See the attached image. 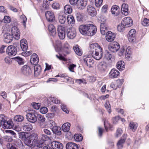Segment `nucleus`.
<instances>
[{
	"label": "nucleus",
	"mask_w": 149,
	"mask_h": 149,
	"mask_svg": "<svg viewBox=\"0 0 149 149\" xmlns=\"http://www.w3.org/2000/svg\"><path fill=\"white\" fill-rule=\"evenodd\" d=\"M80 33L82 35L91 36L96 32V27L93 24H88L80 25L79 27Z\"/></svg>",
	"instance_id": "obj_1"
},
{
	"label": "nucleus",
	"mask_w": 149,
	"mask_h": 149,
	"mask_svg": "<svg viewBox=\"0 0 149 149\" xmlns=\"http://www.w3.org/2000/svg\"><path fill=\"white\" fill-rule=\"evenodd\" d=\"M5 115H0V120L1 123V126L4 129H10L13 127V123L11 121H6L4 118Z\"/></svg>",
	"instance_id": "obj_2"
},
{
	"label": "nucleus",
	"mask_w": 149,
	"mask_h": 149,
	"mask_svg": "<svg viewBox=\"0 0 149 149\" xmlns=\"http://www.w3.org/2000/svg\"><path fill=\"white\" fill-rule=\"evenodd\" d=\"M68 28L67 26L58 25V34L61 39H64L65 37V31Z\"/></svg>",
	"instance_id": "obj_3"
},
{
	"label": "nucleus",
	"mask_w": 149,
	"mask_h": 149,
	"mask_svg": "<svg viewBox=\"0 0 149 149\" xmlns=\"http://www.w3.org/2000/svg\"><path fill=\"white\" fill-rule=\"evenodd\" d=\"M37 113L34 110L27 113L26 115V119L30 123H34L37 121Z\"/></svg>",
	"instance_id": "obj_4"
},
{
	"label": "nucleus",
	"mask_w": 149,
	"mask_h": 149,
	"mask_svg": "<svg viewBox=\"0 0 149 149\" xmlns=\"http://www.w3.org/2000/svg\"><path fill=\"white\" fill-rule=\"evenodd\" d=\"M11 35L15 39L18 40L20 38V32L17 27L14 26L12 27L11 31Z\"/></svg>",
	"instance_id": "obj_5"
},
{
	"label": "nucleus",
	"mask_w": 149,
	"mask_h": 149,
	"mask_svg": "<svg viewBox=\"0 0 149 149\" xmlns=\"http://www.w3.org/2000/svg\"><path fill=\"white\" fill-rule=\"evenodd\" d=\"M107 67V63L104 61L99 63L97 65V70L101 72H104L105 71Z\"/></svg>",
	"instance_id": "obj_6"
},
{
	"label": "nucleus",
	"mask_w": 149,
	"mask_h": 149,
	"mask_svg": "<svg viewBox=\"0 0 149 149\" xmlns=\"http://www.w3.org/2000/svg\"><path fill=\"white\" fill-rule=\"evenodd\" d=\"M6 52L8 55L13 56H15L17 52V49L13 45L9 46L6 49Z\"/></svg>",
	"instance_id": "obj_7"
},
{
	"label": "nucleus",
	"mask_w": 149,
	"mask_h": 149,
	"mask_svg": "<svg viewBox=\"0 0 149 149\" xmlns=\"http://www.w3.org/2000/svg\"><path fill=\"white\" fill-rule=\"evenodd\" d=\"M90 53L93 58L97 60H99L102 58V49H100V51H92V52Z\"/></svg>",
	"instance_id": "obj_8"
},
{
	"label": "nucleus",
	"mask_w": 149,
	"mask_h": 149,
	"mask_svg": "<svg viewBox=\"0 0 149 149\" xmlns=\"http://www.w3.org/2000/svg\"><path fill=\"white\" fill-rule=\"evenodd\" d=\"M109 50L113 52H117L120 48L119 44L116 42L111 43L108 47Z\"/></svg>",
	"instance_id": "obj_9"
},
{
	"label": "nucleus",
	"mask_w": 149,
	"mask_h": 149,
	"mask_svg": "<svg viewBox=\"0 0 149 149\" xmlns=\"http://www.w3.org/2000/svg\"><path fill=\"white\" fill-rule=\"evenodd\" d=\"M121 22L123 25H124L126 27H128L132 25L133 22L130 17L124 18Z\"/></svg>",
	"instance_id": "obj_10"
},
{
	"label": "nucleus",
	"mask_w": 149,
	"mask_h": 149,
	"mask_svg": "<svg viewBox=\"0 0 149 149\" xmlns=\"http://www.w3.org/2000/svg\"><path fill=\"white\" fill-rule=\"evenodd\" d=\"M67 35L68 38L70 39H73L76 35L75 29L73 28H70L67 31Z\"/></svg>",
	"instance_id": "obj_11"
},
{
	"label": "nucleus",
	"mask_w": 149,
	"mask_h": 149,
	"mask_svg": "<svg viewBox=\"0 0 149 149\" xmlns=\"http://www.w3.org/2000/svg\"><path fill=\"white\" fill-rule=\"evenodd\" d=\"M136 36V31L133 29H131L129 32L128 35V40L131 42H133L135 40Z\"/></svg>",
	"instance_id": "obj_12"
},
{
	"label": "nucleus",
	"mask_w": 149,
	"mask_h": 149,
	"mask_svg": "<svg viewBox=\"0 0 149 149\" xmlns=\"http://www.w3.org/2000/svg\"><path fill=\"white\" fill-rule=\"evenodd\" d=\"M22 73L26 76H29L32 73V72L30 67L28 65H25L23 66L21 69Z\"/></svg>",
	"instance_id": "obj_13"
},
{
	"label": "nucleus",
	"mask_w": 149,
	"mask_h": 149,
	"mask_svg": "<svg viewBox=\"0 0 149 149\" xmlns=\"http://www.w3.org/2000/svg\"><path fill=\"white\" fill-rule=\"evenodd\" d=\"M83 59L84 62L87 66L90 67L93 64L94 61L88 55H86L83 57Z\"/></svg>",
	"instance_id": "obj_14"
},
{
	"label": "nucleus",
	"mask_w": 149,
	"mask_h": 149,
	"mask_svg": "<svg viewBox=\"0 0 149 149\" xmlns=\"http://www.w3.org/2000/svg\"><path fill=\"white\" fill-rule=\"evenodd\" d=\"M116 35L111 31H109L106 34V38L109 42H111L113 41L116 37Z\"/></svg>",
	"instance_id": "obj_15"
},
{
	"label": "nucleus",
	"mask_w": 149,
	"mask_h": 149,
	"mask_svg": "<svg viewBox=\"0 0 149 149\" xmlns=\"http://www.w3.org/2000/svg\"><path fill=\"white\" fill-rule=\"evenodd\" d=\"M45 15L47 20L48 22H52L55 19V16L54 13L51 11L46 12Z\"/></svg>",
	"instance_id": "obj_16"
},
{
	"label": "nucleus",
	"mask_w": 149,
	"mask_h": 149,
	"mask_svg": "<svg viewBox=\"0 0 149 149\" xmlns=\"http://www.w3.org/2000/svg\"><path fill=\"white\" fill-rule=\"evenodd\" d=\"M87 0H79L76 5L77 8L80 10L84 9L87 4Z\"/></svg>",
	"instance_id": "obj_17"
},
{
	"label": "nucleus",
	"mask_w": 149,
	"mask_h": 149,
	"mask_svg": "<svg viewBox=\"0 0 149 149\" xmlns=\"http://www.w3.org/2000/svg\"><path fill=\"white\" fill-rule=\"evenodd\" d=\"M51 146L53 149H63V146L62 143L57 141H53L51 143Z\"/></svg>",
	"instance_id": "obj_18"
},
{
	"label": "nucleus",
	"mask_w": 149,
	"mask_h": 149,
	"mask_svg": "<svg viewBox=\"0 0 149 149\" xmlns=\"http://www.w3.org/2000/svg\"><path fill=\"white\" fill-rule=\"evenodd\" d=\"M119 75V72L117 70L113 69H112L109 74L110 78H116Z\"/></svg>",
	"instance_id": "obj_19"
},
{
	"label": "nucleus",
	"mask_w": 149,
	"mask_h": 149,
	"mask_svg": "<svg viewBox=\"0 0 149 149\" xmlns=\"http://www.w3.org/2000/svg\"><path fill=\"white\" fill-rule=\"evenodd\" d=\"M123 136V138H121L117 143V146L118 149H121L123 148V144L125 141L127 135L124 134Z\"/></svg>",
	"instance_id": "obj_20"
},
{
	"label": "nucleus",
	"mask_w": 149,
	"mask_h": 149,
	"mask_svg": "<svg viewBox=\"0 0 149 149\" xmlns=\"http://www.w3.org/2000/svg\"><path fill=\"white\" fill-rule=\"evenodd\" d=\"M90 52H92V51H100V49L102 48L97 43L92 44H91L90 46Z\"/></svg>",
	"instance_id": "obj_21"
},
{
	"label": "nucleus",
	"mask_w": 149,
	"mask_h": 149,
	"mask_svg": "<svg viewBox=\"0 0 149 149\" xmlns=\"http://www.w3.org/2000/svg\"><path fill=\"white\" fill-rule=\"evenodd\" d=\"M30 62L32 64L36 65L38 63L39 58L38 55L35 53H34L31 56Z\"/></svg>",
	"instance_id": "obj_22"
},
{
	"label": "nucleus",
	"mask_w": 149,
	"mask_h": 149,
	"mask_svg": "<svg viewBox=\"0 0 149 149\" xmlns=\"http://www.w3.org/2000/svg\"><path fill=\"white\" fill-rule=\"evenodd\" d=\"M100 30L101 33L105 35L108 31V26L105 23H101L100 25Z\"/></svg>",
	"instance_id": "obj_23"
},
{
	"label": "nucleus",
	"mask_w": 149,
	"mask_h": 149,
	"mask_svg": "<svg viewBox=\"0 0 149 149\" xmlns=\"http://www.w3.org/2000/svg\"><path fill=\"white\" fill-rule=\"evenodd\" d=\"M128 5L126 3H123L122 5L121 12L123 15L125 16L127 15L128 14Z\"/></svg>",
	"instance_id": "obj_24"
},
{
	"label": "nucleus",
	"mask_w": 149,
	"mask_h": 149,
	"mask_svg": "<svg viewBox=\"0 0 149 149\" xmlns=\"http://www.w3.org/2000/svg\"><path fill=\"white\" fill-rule=\"evenodd\" d=\"M66 149H78L77 145L72 142H69L67 143L66 146Z\"/></svg>",
	"instance_id": "obj_25"
},
{
	"label": "nucleus",
	"mask_w": 149,
	"mask_h": 149,
	"mask_svg": "<svg viewBox=\"0 0 149 149\" xmlns=\"http://www.w3.org/2000/svg\"><path fill=\"white\" fill-rule=\"evenodd\" d=\"M87 10L88 14L91 16H94L96 15V11L94 7L91 6H88Z\"/></svg>",
	"instance_id": "obj_26"
},
{
	"label": "nucleus",
	"mask_w": 149,
	"mask_h": 149,
	"mask_svg": "<svg viewBox=\"0 0 149 149\" xmlns=\"http://www.w3.org/2000/svg\"><path fill=\"white\" fill-rule=\"evenodd\" d=\"M48 29L50 33V34L54 36L56 34V29L54 26L52 24H49L48 26Z\"/></svg>",
	"instance_id": "obj_27"
},
{
	"label": "nucleus",
	"mask_w": 149,
	"mask_h": 149,
	"mask_svg": "<svg viewBox=\"0 0 149 149\" xmlns=\"http://www.w3.org/2000/svg\"><path fill=\"white\" fill-rule=\"evenodd\" d=\"M4 37L5 42L8 43H10L12 41L13 36L11 35L8 33L5 34Z\"/></svg>",
	"instance_id": "obj_28"
},
{
	"label": "nucleus",
	"mask_w": 149,
	"mask_h": 149,
	"mask_svg": "<svg viewBox=\"0 0 149 149\" xmlns=\"http://www.w3.org/2000/svg\"><path fill=\"white\" fill-rule=\"evenodd\" d=\"M34 74L36 76L39 75L41 72V66L39 65H35L34 68Z\"/></svg>",
	"instance_id": "obj_29"
},
{
	"label": "nucleus",
	"mask_w": 149,
	"mask_h": 149,
	"mask_svg": "<svg viewBox=\"0 0 149 149\" xmlns=\"http://www.w3.org/2000/svg\"><path fill=\"white\" fill-rule=\"evenodd\" d=\"M20 46L23 51H25L27 50V46L26 44V41L25 39H23L21 40L20 42Z\"/></svg>",
	"instance_id": "obj_30"
},
{
	"label": "nucleus",
	"mask_w": 149,
	"mask_h": 149,
	"mask_svg": "<svg viewBox=\"0 0 149 149\" xmlns=\"http://www.w3.org/2000/svg\"><path fill=\"white\" fill-rule=\"evenodd\" d=\"M54 133L60 135L61 134V129L60 127L57 126H54L52 129Z\"/></svg>",
	"instance_id": "obj_31"
},
{
	"label": "nucleus",
	"mask_w": 149,
	"mask_h": 149,
	"mask_svg": "<svg viewBox=\"0 0 149 149\" xmlns=\"http://www.w3.org/2000/svg\"><path fill=\"white\" fill-rule=\"evenodd\" d=\"M119 11V7L117 5L112 6L111 8V12L112 14L117 15L118 14Z\"/></svg>",
	"instance_id": "obj_32"
},
{
	"label": "nucleus",
	"mask_w": 149,
	"mask_h": 149,
	"mask_svg": "<svg viewBox=\"0 0 149 149\" xmlns=\"http://www.w3.org/2000/svg\"><path fill=\"white\" fill-rule=\"evenodd\" d=\"M116 67L120 71L123 70L125 68V63L124 61H121L117 62Z\"/></svg>",
	"instance_id": "obj_33"
},
{
	"label": "nucleus",
	"mask_w": 149,
	"mask_h": 149,
	"mask_svg": "<svg viewBox=\"0 0 149 149\" xmlns=\"http://www.w3.org/2000/svg\"><path fill=\"white\" fill-rule=\"evenodd\" d=\"M70 124L69 123H64L62 126L63 131L64 132H68L70 130Z\"/></svg>",
	"instance_id": "obj_34"
},
{
	"label": "nucleus",
	"mask_w": 149,
	"mask_h": 149,
	"mask_svg": "<svg viewBox=\"0 0 149 149\" xmlns=\"http://www.w3.org/2000/svg\"><path fill=\"white\" fill-rule=\"evenodd\" d=\"M73 49L77 54L79 56L82 55V50L79 47L78 45H76L75 46L73 47Z\"/></svg>",
	"instance_id": "obj_35"
},
{
	"label": "nucleus",
	"mask_w": 149,
	"mask_h": 149,
	"mask_svg": "<svg viewBox=\"0 0 149 149\" xmlns=\"http://www.w3.org/2000/svg\"><path fill=\"white\" fill-rule=\"evenodd\" d=\"M63 13H60L58 17V21L61 24H64L66 20L65 15L63 14Z\"/></svg>",
	"instance_id": "obj_36"
},
{
	"label": "nucleus",
	"mask_w": 149,
	"mask_h": 149,
	"mask_svg": "<svg viewBox=\"0 0 149 149\" xmlns=\"http://www.w3.org/2000/svg\"><path fill=\"white\" fill-rule=\"evenodd\" d=\"M71 6L69 5H66L64 7V11L65 14H70L72 12Z\"/></svg>",
	"instance_id": "obj_37"
},
{
	"label": "nucleus",
	"mask_w": 149,
	"mask_h": 149,
	"mask_svg": "<svg viewBox=\"0 0 149 149\" xmlns=\"http://www.w3.org/2000/svg\"><path fill=\"white\" fill-rule=\"evenodd\" d=\"M23 129L25 131H30L33 128L32 125L29 123H26L23 125Z\"/></svg>",
	"instance_id": "obj_38"
},
{
	"label": "nucleus",
	"mask_w": 149,
	"mask_h": 149,
	"mask_svg": "<svg viewBox=\"0 0 149 149\" xmlns=\"http://www.w3.org/2000/svg\"><path fill=\"white\" fill-rule=\"evenodd\" d=\"M67 21L69 24L71 25L74 24L75 20L73 17L71 15H69L67 16Z\"/></svg>",
	"instance_id": "obj_39"
},
{
	"label": "nucleus",
	"mask_w": 149,
	"mask_h": 149,
	"mask_svg": "<svg viewBox=\"0 0 149 149\" xmlns=\"http://www.w3.org/2000/svg\"><path fill=\"white\" fill-rule=\"evenodd\" d=\"M37 120H38L40 123H41L45 122V119L43 116L37 113Z\"/></svg>",
	"instance_id": "obj_40"
},
{
	"label": "nucleus",
	"mask_w": 149,
	"mask_h": 149,
	"mask_svg": "<svg viewBox=\"0 0 149 149\" xmlns=\"http://www.w3.org/2000/svg\"><path fill=\"white\" fill-rule=\"evenodd\" d=\"M29 136L32 141L33 143L38 140V135L36 133H33L31 135L29 134Z\"/></svg>",
	"instance_id": "obj_41"
},
{
	"label": "nucleus",
	"mask_w": 149,
	"mask_h": 149,
	"mask_svg": "<svg viewBox=\"0 0 149 149\" xmlns=\"http://www.w3.org/2000/svg\"><path fill=\"white\" fill-rule=\"evenodd\" d=\"M129 126L130 129L132 130V131L134 132L137 129V124L136 123L131 122L130 123Z\"/></svg>",
	"instance_id": "obj_42"
},
{
	"label": "nucleus",
	"mask_w": 149,
	"mask_h": 149,
	"mask_svg": "<svg viewBox=\"0 0 149 149\" xmlns=\"http://www.w3.org/2000/svg\"><path fill=\"white\" fill-rule=\"evenodd\" d=\"M112 57L111 54L108 51H106L104 56V59L107 60H110Z\"/></svg>",
	"instance_id": "obj_43"
},
{
	"label": "nucleus",
	"mask_w": 149,
	"mask_h": 149,
	"mask_svg": "<svg viewBox=\"0 0 149 149\" xmlns=\"http://www.w3.org/2000/svg\"><path fill=\"white\" fill-rule=\"evenodd\" d=\"M19 137L22 140H24L26 137L28 136L29 134L24 132H21L18 133Z\"/></svg>",
	"instance_id": "obj_44"
},
{
	"label": "nucleus",
	"mask_w": 149,
	"mask_h": 149,
	"mask_svg": "<svg viewBox=\"0 0 149 149\" xmlns=\"http://www.w3.org/2000/svg\"><path fill=\"white\" fill-rule=\"evenodd\" d=\"M15 61H17L19 65L24 64V62L23 59L17 56L13 58Z\"/></svg>",
	"instance_id": "obj_45"
},
{
	"label": "nucleus",
	"mask_w": 149,
	"mask_h": 149,
	"mask_svg": "<svg viewBox=\"0 0 149 149\" xmlns=\"http://www.w3.org/2000/svg\"><path fill=\"white\" fill-rule=\"evenodd\" d=\"M76 15L77 20L78 21L80 22L83 21L84 18V15L83 14L77 13L76 14Z\"/></svg>",
	"instance_id": "obj_46"
},
{
	"label": "nucleus",
	"mask_w": 149,
	"mask_h": 149,
	"mask_svg": "<svg viewBox=\"0 0 149 149\" xmlns=\"http://www.w3.org/2000/svg\"><path fill=\"white\" fill-rule=\"evenodd\" d=\"M43 143L44 142H43V141L40 140L38 139L33 144L35 145V146L40 148H42L43 146Z\"/></svg>",
	"instance_id": "obj_47"
},
{
	"label": "nucleus",
	"mask_w": 149,
	"mask_h": 149,
	"mask_svg": "<svg viewBox=\"0 0 149 149\" xmlns=\"http://www.w3.org/2000/svg\"><path fill=\"white\" fill-rule=\"evenodd\" d=\"M74 137L75 141L77 142L81 141L83 139L82 136L81 134H75Z\"/></svg>",
	"instance_id": "obj_48"
},
{
	"label": "nucleus",
	"mask_w": 149,
	"mask_h": 149,
	"mask_svg": "<svg viewBox=\"0 0 149 149\" xmlns=\"http://www.w3.org/2000/svg\"><path fill=\"white\" fill-rule=\"evenodd\" d=\"M141 24L144 26L149 25V19L146 18H144L142 19Z\"/></svg>",
	"instance_id": "obj_49"
},
{
	"label": "nucleus",
	"mask_w": 149,
	"mask_h": 149,
	"mask_svg": "<svg viewBox=\"0 0 149 149\" xmlns=\"http://www.w3.org/2000/svg\"><path fill=\"white\" fill-rule=\"evenodd\" d=\"M24 117L22 116L17 115L14 117V120L18 122H21L24 120Z\"/></svg>",
	"instance_id": "obj_50"
},
{
	"label": "nucleus",
	"mask_w": 149,
	"mask_h": 149,
	"mask_svg": "<svg viewBox=\"0 0 149 149\" xmlns=\"http://www.w3.org/2000/svg\"><path fill=\"white\" fill-rule=\"evenodd\" d=\"M105 107L107 110L108 112L110 113L111 112V105L109 102L108 101H106V102L104 104Z\"/></svg>",
	"instance_id": "obj_51"
},
{
	"label": "nucleus",
	"mask_w": 149,
	"mask_h": 149,
	"mask_svg": "<svg viewBox=\"0 0 149 149\" xmlns=\"http://www.w3.org/2000/svg\"><path fill=\"white\" fill-rule=\"evenodd\" d=\"M43 7L45 9L49 8V2L47 0H44L43 3Z\"/></svg>",
	"instance_id": "obj_52"
},
{
	"label": "nucleus",
	"mask_w": 149,
	"mask_h": 149,
	"mask_svg": "<svg viewBox=\"0 0 149 149\" xmlns=\"http://www.w3.org/2000/svg\"><path fill=\"white\" fill-rule=\"evenodd\" d=\"M32 142V141L30 138L29 135H28V136L24 140V143L27 146H29V145H31Z\"/></svg>",
	"instance_id": "obj_53"
},
{
	"label": "nucleus",
	"mask_w": 149,
	"mask_h": 149,
	"mask_svg": "<svg viewBox=\"0 0 149 149\" xmlns=\"http://www.w3.org/2000/svg\"><path fill=\"white\" fill-rule=\"evenodd\" d=\"M125 28L127 27L124 25L122 24L121 22V24L118 26L117 29L118 31L122 32L123 31Z\"/></svg>",
	"instance_id": "obj_54"
},
{
	"label": "nucleus",
	"mask_w": 149,
	"mask_h": 149,
	"mask_svg": "<svg viewBox=\"0 0 149 149\" xmlns=\"http://www.w3.org/2000/svg\"><path fill=\"white\" fill-rule=\"evenodd\" d=\"M20 18L23 21L24 27H26V23L27 20L26 17L24 15H22L20 17Z\"/></svg>",
	"instance_id": "obj_55"
},
{
	"label": "nucleus",
	"mask_w": 149,
	"mask_h": 149,
	"mask_svg": "<svg viewBox=\"0 0 149 149\" xmlns=\"http://www.w3.org/2000/svg\"><path fill=\"white\" fill-rule=\"evenodd\" d=\"M2 31L3 33L7 34L9 31L10 29L7 26L5 25L2 27Z\"/></svg>",
	"instance_id": "obj_56"
},
{
	"label": "nucleus",
	"mask_w": 149,
	"mask_h": 149,
	"mask_svg": "<svg viewBox=\"0 0 149 149\" xmlns=\"http://www.w3.org/2000/svg\"><path fill=\"white\" fill-rule=\"evenodd\" d=\"M11 21L10 17L8 16H5L4 17V18L2 19V22H3L4 23H9Z\"/></svg>",
	"instance_id": "obj_57"
},
{
	"label": "nucleus",
	"mask_w": 149,
	"mask_h": 149,
	"mask_svg": "<svg viewBox=\"0 0 149 149\" xmlns=\"http://www.w3.org/2000/svg\"><path fill=\"white\" fill-rule=\"evenodd\" d=\"M33 107L36 109H38L40 105V103L33 102L31 104Z\"/></svg>",
	"instance_id": "obj_58"
},
{
	"label": "nucleus",
	"mask_w": 149,
	"mask_h": 149,
	"mask_svg": "<svg viewBox=\"0 0 149 149\" xmlns=\"http://www.w3.org/2000/svg\"><path fill=\"white\" fill-rule=\"evenodd\" d=\"M103 0H95V3L96 6L97 7L100 6L102 3Z\"/></svg>",
	"instance_id": "obj_59"
},
{
	"label": "nucleus",
	"mask_w": 149,
	"mask_h": 149,
	"mask_svg": "<svg viewBox=\"0 0 149 149\" xmlns=\"http://www.w3.org/2000/svg\"><path fill=\"white\" fill-rule=\"evenodd\" d=\"M122 130L121 128L118 129L116 133V137H118L120 136L122 133Z\"/></svg>",
	"instance_id": "obj_60"
},
{
	"label": "nucleus",
	"mask_w": 149,
	"mask_h": 149,
	"mask_svg": "<svg viewBox=\"0 0 149 149\" xmlns=\"http://www.w3.org/2000/svg\"><path fill=\"white\" fill-rule=\"evenodd\" d=\"M47 108L45 107H42L41 108L40 110V112L43 114H45L48 111Z\"/></svg>",
	"instance_id": "obj_61"
},
{
	"label": "nucleus",
	"mask_w": 149,
	"mask_h": 149,
	"mask_svg": "<svg viewBox=\"0 0 149 149\" xmlns=\"http://www.w3.org/2000/svg\"><path fill=\"white\" fill-rule=\"evenodd\" d=\"M76 65L74 64H70L69 65L68 68L69 70L72 72H74V68H76Z\"/></svg>",
	"instance_id": "obj_62"
},
{
	"label": "nucleus",
	"mask_w": 149,
	"mask_h": 149,
	"mask_svg": "<svg viewBox=\"0 0 149 149\" xmlns=\"http://www.w3.org/2000/svg\"><path fill=\"white\" fill-rule=\"evenodd\" d=\"M52 102L56 104H58L60 103V101L55 97H51L50 99Z\"/></svg>",
	"instance_id": "obj_63"
},
{
	"label": "nucleus",
	"mask_w": 149,
	"mask_h": 149,
	"mask_svg": "<svg viewBox=\"0 0 149 149\" xmlns=\"http://www.w3.org/2000/svg\"><path fill=\"white\" fill-rule=\"evenodd\" d=\"M6 147L7 149H18L10 143H8Z\"/></svg>",
	"instance_id": "obj_64"
}]
</instances>
